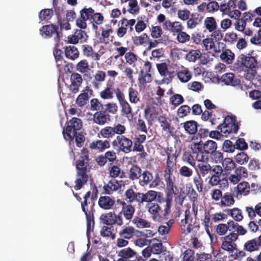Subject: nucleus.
Wrapping results in <instances>:
<instances>
[{
  "label": "nucleus",
  "instance_id": "32",
  "mask_svg": "<svg viewBox=\"0 0 261 261\" xmlns=\"http://www.w3.org/2000/svg\"><path fill=\"white\" fill-rule=\"evenodd\" d=\"M98 203L101 208L104 210H110L114 204L115 200L109 196H101Z\"/></svg>",
  "mask_w": 261,
  "mask_h": 261
},
{
  "label": "nucleus",
  "instance_id": "20",
  "mask_svg": "<svg viewBox=\"0 0 261 261\" xmlns=\"http://www.w3.org/2000/svg\"><path fill=\"white\" fill-rule=\"evenodd\" d=\"M88 36L86 33L81 30H76L74 34L68 36L69 43L75 44L79 42L82 43L86 41Z\"/></svg>",
  "mask_w": 261,
  "mask_h": 261
},
{
  "label": "nucleus",
  "instance_id": "18",
  "mask_svg": "<svg viewBox=\"0 0 261 261\" xmlns=\"http://www.w3.org/2000/svg\"><path fill=\"white\" fill-rule=\"evenodd\" d=\"M192 221L190 208L188 207L185 211V218L181 220V227L184 233L187 234L191 231L193 228Z\"/></svg>",
  "mask_w": 261,
  "mask_h": 261
},
{
  "label": "nucleus",
  "instance_id": "62",
  "mask_svg": "<svg viewBox=\"0 0 261 261\" xmlns=\"http://www.w3.org/2000/svg\"><path fill=\"white\" fill-rule=\"evenodd\" d=\"M184 101L182 96L179 94H174L170 98V103L174 107H177Z\"/></svg>",
  "mask_w": 261,
  "mask_h": 261
},
{
  "label": "nucleus",
  "instance_id": "28",
  "mask_svg": "<svg viewBox=\"0 0 261 261\" xmlns=\"http://www.w3.org/2000/svg\"><path fill=\"white\" fill-rule=\"evenodd\" d=\"M222 82L226 85H230L232 86H236L240 84V81L239 79L235 77L234 74L232 73H226L222 75L221 78Z\"/></svg>",
  "mask_w": 261,
  "mask_h": 261
},
{
  "label": "nucleus",
  "instance_id": "56",
  "mask_svg": "<svg viewBox=\"0 0 261 261\" xmlns=\"http://www.w3.org/2000/svg\"><path fill=\"white\" fill-rule=\"evenodd\" d=\"M107 29H105L103 28H101V38H100L101 42H105L106 39H108L110 35L113 33V30L111 25H106Z\"/></svg>",
  "mask_w": 261,
  "mask_h": 261
},
{
  "label": "nucleus",
  "instance_id": "57",
  "mask_svg": "<svg viewBox=\"0 0 261 261\" xmlns=\"http://www.w3.org/2000/svg\"><path fill=\"white\" fill-rule=\"evenodd\" d=\"M103 138H111L114 136L113 127L112 126H106L102 128L99 134Z\"/></svg>",
  "mask_w": 261,
  "mask_h": 261
},
{
  "label": "nucleus",
  "instance_id": "14",
  "mask_svg": "<svg viewBox=\"0 0 261 261\" xmlns=\"http://www.w3.org/2000/svg\"><path fill=\"white\" fill-rule=\"evenodd\" d=\"M87 13H89V21L92 23L94 29H97V25L102 24L104 21V17L100 13L95 12L91 7L86 8Z\"/></svg>",
  "mask_w": 261,
  "mask_h": 261
},
{
  "label": "nucleus",
  "instance_id": "26",
  "mask_svg": "<svg viewBox=\"0 0 261 261\" xmlns=\"http://www.w3.org/2000/svg\"><path fill=\"white\" fill-rule=\"evenodd\" d=\"M137 230L132 226H123L119 231L118 235L120 237L125 238L127 239L130 240L133 239L137 233Z\"/></svg>",
  "mask_w": 261,
  "mask_h": 261
},
{
  "label": "nucleus",
  "instance_id": "44",
  "mask_svg": "<svg viewBox=\"0 0 261 261\" xmlns=\"http://www.w3.org/2000/svg\"><path fill=\"white\" fill-rule=\"evenodd\" d=\"M244 249L248 252H253L259 249L257 240L254 238L247 241L244 245Z\"/></svg>",
  "mask_w": 261,
  "mask_h": 261
},
{
  "label": "nucleus",
  "instance_id": "45",
  "mask_svg": "<svg viewBox=\"0 0 261 261\" xmlns=\"http://www.w3.org/2000/svg\"><path fill=\"white\" fill-rule=\"evenodd\" d=\"M177 76L179 80L182 83H186L190 80L192 77L191 72L187 69H184L177 73Z\"/></svg>",
  "mask_w": 261,
  "mask_h": 261
},
{
  "label": "nucleus",
  "instance_id": "55",
  "mask_svg": "<svg viewBox=\"0 0 261 261\" xmlns=\"http://www.w3.org/2000/svg\"><path fill=\"white\" fill-rule=\"evenodd\" d=\"M222 166L225 171H229L235 168L236 164L232 159L226 158L223 160Z\"/></svg>",
  "mask_w": 261,
  "mask_h": 261
},
{
  "label": "nucleus",
  "instance_id": "53",
  "mask_svg": "<svg viewBox=\"0 0 261 261\" xmlns=\"http://www.w3.org/2000/svg\"><path fill=\"white\" fill-rule=\"evenodd\" d=\"M186 190L187 192V195L190 200L194 203L197 200L198 194L195 189L193 188L191 184L186 186Z\"/></svg>",
  "mask_w": 261,
  "mask_h": 261
},
{
  "label": "nucleus",
  "instance_id": "36",
  "mask_svg": "<svg viewBox=\"0 0 261 261\" xmlns=\"http://www.w3.org/2000/svg\"><path fill=\"white\" fill-rule=\"evenodd\" d=\"M119 188V184L118 181L115 179H111L103 186L104 193L111 194L114 191L117 190Z\"/></svg>",
  "mask_w": 261,
  "mask_h": 261
},
{
  "label": "nucleus",
  "instance_id": "7",
  "mask_svg": "<svg viewBox=\"0 0 261 261\" xmlns=\"http://www.w3.org/2000/svg\"><path fill=\"white\" fill-rule=\"evenodd\" d=\"M133 145V141L124 135H118L112 142V146L114 150L124 153L132 151Z\"/></svg>",
  "mask_w": 261,
  "mask_h": 261
},
{
  "label": "nucleus",
  "instance_id": "17",
  "mask_svg": "<svg viewBox=\"0 0 261 261\" xmlns=\"http://www.w3.org/2000/svg\"><path fill=\"white\" fill-rule=\"evenodd\" d=\"M93 90L89 86H86L82 92L78 95L75 103L79 107H84L87 103L89 98L93 95Z\"/></svg>",
  "mask_w": 261,
  "mask_h": 261
},
{
  "label": "nucleus",
  "instance_id": "49",
  "mask_svg": "<svg viewBox=\"0 0 261 261\" xmlns=\"http://www.w3.org/2000/svg\"><path fill=\"white\" fill-rule=\"evenodd\" d=\"M136 22V21L134 19L128 20L126 18H123L119 21V23L125 28L126 31L128 30L129 33H131L134 30L133 26L135 24Z\"/></svg>",
  "mask_w": 261,
  "mask_h": 261
},
{
  "label": "nucleus",
  "instance_id": "4",
  "mask_svg": "<svg viewBox=\"0 0 261 261\" xmlns=\"http://www.w3.org/2000/svg\"><path fill=\"white\" fill-rule=\"evenodd\" d=\"M118 107L116 103L109 102L105 104V108L96 112L93 115V121L100 125H104L111 121L110 114H115Z\"/></svg>",
  "mask_w": 261,
  "mask_h": 261
},
{
  "label": "nucleus",
  "instance_id": "50",
  "mask_svg": "<svg viewBox=\"0 0 261 261\" xmlns=\"http://www.w3.org/2000/svg\"><path fill=\"white\" fill-rule=\"evenodd\" d=\"M105 108V105H103L101 101L98 98H94L90 100V109L92 111H99L102 109Z\"/></svg>",
  "mask_w": 261,
  "mask_h": 261
},
{
  "label": "nucleus",
  "instance_id": "42",
  "mask_svg": "<svg viewBox=\"0 0 261 261\" xmlns=\"http://www.w3.org/2000/svg\"><path fill=\"white\" fill-rule=\"evenodd\" d=\"M132 41L135 45L139 46L148 43L149 37L146 33H143L141 36L133 37Z\"/></svg>",
  "mask_w": 261,
  "mask_h": 261
},
{
  "label": "nucleus",
  "instance_id": "54",
  "mask_svg": "<svg viewBox=\"0 0 261 261\" xmlns=\"http://www.w3.org/2000/svg\"><path fill=\"white\" fill-rule=\"evenodd\" d=\"M141 175L142 179L140 182L142 186L147 185L153 179L152 174L147 170L144 171Z\"/></svg>",
  "mask_w": 261,
  "mask_h": 261
},
{
  "label": "nucleus",
  "instance_id": "15",
  "mask_svg": "<svg viewBox=\"0 0 261 261\" xmlns=\"http://www.w3.org/2000/svg\"><path fill=\"white\" fill-rule=\"evenodd\" d=\"M125 200L129 204L136 202L139 205L142 204V193L135 191L132 188L128 189L124 193Z\"/></svg>",
  "mask_w": 261,
  "mask_h": 261
},
{
  "label": "nucleus",
  "instance_id": "29",
  "mask_svg": "<svg viewBox=\"0 0 261 261\" xmlns=\"http://www.w3.org/2000/svg\"><path fill=\"white\" fill-rule=\"evenodd\" d=\"M157 202L160 203L165 202L166 205L164 208V216H166L167 215L170 211L171 206L172 199L169 197H167L166 199L164 198L163 194L160 192H157V196L156 199Z\"/></svg>",
  "mask_w": 261,
  "mask_h": 261
},
{
  "label": "nucleus",
  "instance_id": "58",
  "mask_svg": "<svg viewBox=\"0 0 261 261\" xmlns=\"http://www.w3.org/2000/svg\"><path fill=\"white\" fill-rule=\"evenodd\" d=\"M179 174L186 178L191 177L193 174V170L187 166H182L179 169Z\"/></svg>",
  "mask_w": 261,
  "mask_h": 261
},
{
  "label": "nucleus",
  "instance_id": "24",
  "mask_svg": "<svg viewBox=\"0 0 261 261\" xmlns=\"http://www.w3.org/2000/svg\"><path fill=\"white\" fill-rule=\"evenodd\" d=\"M106 73L102 70H98L94 74V79L91 82L92 86L95 89H98L101 86L102 82L106 80Z\"/></svg>",
  "mask_w": 261,
  "mask_h": 261
},
{
  "label": "nucleus",
  "instance_id": "13",
  "mask_svg": "<svg viewBox=\"0 0 261 261\" xmlns=\"http://www.w3.org/2000/svg\"><path fill=\"white\" fill-rule=\"evenodd\" d=\"M91 196V192H87L84 196V201L81 202V208L86 217L94 216V202L93 200H89Z\"/></svg>",
  "mask_w": 261,
  "mask_h": 261
},
{
  "label": "nucleus",
  "instance_id": "19",
  "mask_svg": "<svg viewBox=\"0 0 261 261\" xmlns=\"http://www.w3.org/2000/svg\"><path fill=\"white\" fill-rule=\"evenodd\" d=\"M164 30L172 32L173 35L177 34L184 29L181 23L179 21L172 22L170 20H167L163 24Z\"/></svg>",
  "mask_w": 261,
  "mask_h": 261
},
{
  "label": "nucleus",
  "instance_id": "27",
  "mask_svg": "<svg viewBox=\"0 0 261 261\" xmlns=\"http://www.w3.org/2000/svg\"><path fill=\"white\" fill-rule=\"evenodd\" d=\"M114 86L113 83L108 82L106 87L100 92V96L102 99H112L114 98Z\"/></svg>",
  "mask_w": 261,
  "mask_h": 261
},
{
  "label": "nucleus",
  "instance_id": "9",
  "mask_svg": "<svg viewBox=\"0 0 261 261\" xmlns=\"http://www.w3.org/2000/svg\"><path fill=\"white\" fill-rule=\"evenodd\" d=\"M82 127V122L81 119L76 117L72 118L68 122L66 127V132L63 129V134L65 137V134L69 139L73 140L77 130L81 129Z\"/></svg>",
  "mask_w": 261,
  "mask_h": 261
},
{
  "label": "nucleus",
  "instance_id": "38",
  "mask_svg": "<svg viewBox=\"0 0 261 261\" xmlns=\"http://www.w3.org/2000/svg\"><path fill=\"white\" fill-rule=\"evenodd\" d=\"M128 177L132 180L139 179L141 176L142 170L137 165H133L128 172Z\"/></svg>",
  "mask_w": 261,
  "mask_h": 261
},
{
  "label": "nucleus",
  "instance_id": "43",
  "mask_svg": "<svg viewBox=\"0 0 261 261\" xmlns=\"http://www.w3.org/2000/svg\"><path fill=\"white\" fill-rule=\"evenodd\" d=\"M121 108V113L123 115H125L127 118H132V109L129 103L125 100L123 102L119 103Z\"/></svg>",
  "mask_w": 261,
  "mask_h": 261
},
{
  "label": "nucleus",
  "instance_id": "46",
  "mask_svg": "<svg viewBox=\"0 0 261 261\" xmlns=\"http://www.w3.org/2000/svg\"><path fill=\"white\" fill-rule=\"evenodd\" d=\"M132 222L139 228H148L150 226V224L149 222L139 216L135 217Z\"/></svg>",
  "mask_w": 261,
  "mask_h": 261
},
{
  "label": "nucleus",
  "instance_id": "25",
  "mask_svg": "<svg viewBox=\"0 0 261 261\" xmlns=\"http://www.w3.org/2000/svg\"><path fill=\"white\" fill-rule=\"evenodd\" d=\"M80 17L76 20V25L81 29H85L87 28V20H89V13H87L86 8H83L80 11Z\"/></svg>",
  "mask_w": 261,
  "mask_h": 261
},
{
  "label": "nucleus",
  "instance_id": "11",
  "mask_svg": "<svg viewBox=\"0 0 261 261\" xmlns=\"http://www.w3.org/2000/svg\"><path fill=\"white\" fill-rule=\"evenodd\" d=\"M59 27L53 24L44 25L40 29L41 35L46 37L54 36V40L57 44L59 42L60 38L62 37L58 32Z\"/></svg>",
  "mask_w": 261,
  "mask_h": 261
},
{
  "label": "nucleus",
  "instance_id": "61",
  "mask_svg": "<svg viewBox=\"0 0 261 261\" xmlns=\"http://www.w3.org/2000/svg\"><path fill=\"white\" fill-rule=\"evenodd\" d=\"M193 182L198 192H201L203 189V180L200 175H197L193 177Z\"/></svg>",
  "mask_w": 261,
  "mask_h": 261
},
{
  "label": "nucleus",
  "instance_id": "39",
  "mask_svg": "<svg viewBox=\"0 0 261 261\" xmlns=\"http://www.w3.org/2000/svg\"><path fill=\"white\" fill-rule=\"evenodd\" d=\"M198 169L197 175L204 177L208 173H210L212 170L213 166H211L207 162H201L197 165Z\"/></svg>",
  "mask_w": 261,
  "mask_h": 261
},
{
  "label": "nucleus",
  "instance_id": "1",
  "mask_svg": "<svg viewBox=\"0 0 261 261\" xmlns=\"http://www.w3.org/2000/svg\"><path fill=\"white\" fill-rule=\"evenodd\" d=\"M89 161V150L87 148H84L81 150L80 157L76 163V168L77 170L74 186L76 190L81 189L83 186L87 183L89 179L87 174Z\"/></svg>",
  "mask_w": 261,
  "mask_h": 261
},
{
  "label": "nucleus",
  "instance_id": "35",
  "mask_svg": "<svg viewBox=\"0 0 261 261\" xmlns=\"http://www.w3.org/2000/svg\"><path fill=\"white\" fill-rule=\"evenodd\" d=\"M235 200L231 193L226 192L224 194L220 200L219 205L221 207L231 206L234 203Z\"/></svg>",
  "mask_w": 261,
  "mask_h": 261
},
{
  "label": "nucleus",
  "instance_id": "64",
  "mask_svg": "<svg viewBox=\"0 0 261 261\" xmlns=\"http://www.w3.org/2000/svg\"><path fill=\"white\" fill-rule=\"evenodd\" d=\"M194 251L192 249H188L182 254V261H194Z\"/></svg>",
  "mask_w": 261,
  "mask_h": 261
},
{
  "label": "nucleus",
  "instance_id": "40",
  "mask_svg": "<svg viewBox=\"0 0 261 261\" xmlns=\"http://www.w3.org/2000/svg\"><path fill=\"white\" fill-rule=\"evenodd\" d=\"M147 207L148 212L152 215L153 219L159 220L161 217L159 215L161 207L159 204L153 202L148 203Z\"/></svg>",
  "mask_w": 261,
  "mask_h": 261
},
{
  "label": "nucleus",
  "instance_id": "31",
  "mask_svg": "<svg viewBox=\"0 0 261 261\" xmlns=\"http://www.w3.org/2000/svg\"><path fill=\"white\" fill-rule=\"evenodd\" d=\"M65 56L66 58L72 61L77 59L80 56L79 51L75 46H67L64 48Z\"/></svg>",
  "mask_w": 261,
  "mask_h": 261
},
{
  "label": "nucleus",
  "instance_id": "48",
  "mask_svg": "<svg viewBox=\"0 0 261 261\" xmlns=\"http://www.w3.org/2000/svg\"><path fill=\"white\" fill-rule=\"evenodd\" d=\"M204 25L209 32H212L217 29V22L213 17H206L204 20Z\"/></svg>",
  "mask_w": 261,
  "mask_h": 261
},
{
  "label": "nucleus",
  "instance_id": "3",
  "mask_svg": "<svg viewBox=\"0 0 261 261\" xmlns=\"http://www.w3.org/2000/svg\"><path fill=\"white\" fill-rule=\"evenodd\" d=\"M253 51L252 50L248 54L249 56L243 54L239 55L233 65V70L238 72L246 70L248 71L249 69L252 71H255L257 62L255 57L251 56Z\"/></svg>",
  "mask_w": 261,
  "mask_h": 261
},
{
  "label": "nucleus",
  "instance_id": "21",
  "mask_svg": "<svg viewBox=\"0 0 261 261\" xmlns=\"http://www.w3.org/2000/svg\"><path fill=\"white\" fill-rule=\"evenodd\" d=\"M164 172V176L166 182L167 187L170 190L173 191L174 188H175V177L173 175V168L166 167Z\"/></svg>",
  "mask_w": 261,
  "mask_h": 261
},
{
  "label": "nucleus",
  "instance_id": "47",
  "mask_svg": "<svg viewBox=\"0 0 261 261\" xmlns=\"http://www.w3.org/2000/svg\"><path fill=\"white\" fill-rule=\"evenodd\" d=\"M128 98L129 101L132 103H137L140 101L139 92L133 88L130 87L128 89Z\"/></svg>",
  "mask_w": 261,
  "mask_h": 261
},
{
  "label": "nucleus",
  "instance_id": "22",
  "mask_svg": "<svg viewBox=\"0 0 261 261\" xmlns=\"http://www.w3.org/2000/svg\"><path fill=\"white\" fill-rule=\"evenodd\" d=\"M158 120L160 123V126L163 131L166 132L169 136H173V127H172L170 123L171 120L165 116H160Z\"/></svg>",
  "mask_w": 261,
  "mask_h": 261
},
{
  "label": "nucleus",
  "instance_id": "10",
  "mask_svg": "<svg viewBox=\"0 0 261 261\" xmlns=\"http://www.w3.org/2000/svg\"><path fill=\"white\" fill-rule=\"evenodd\" d=\"M238 239V235L234 231L229 233L224 237H222L221 248L229 253H232L237 247L236 242Z\"/></svg>",
  "mask_w": 261,
  "mask_h": 261
},
{
  "label": "nucleus",
  "instance_id": "16",
  "mask_svg": "<svg viewBox=\"0 0 261 261\" xmlns=\"http://www.w3.org/2000/svg\"><path fill=\"white\" fill-rule=\"evenodd\" d=\"M118 202L122 205L121 212L117 215H120L121 217L124 216L126 220H130L135 213V208L131 204H127L125 201L118 200Z\"/></svg>",
  "mask_w": 261,
  "mask_h": 261
},
{
  "label": "nucleus",
  "instance_id": "30",
  "mask_svg": "<svg viewBox=\"0 0 261 261\" xmlns=\"http://www.w3.org/2000/svg\"><path fill=\"white\" fill-rule=\"evenodd\" d=\"M185 132L190 135H194L198 131V123L194 120H189L181 123Z\"/></svg>",
  "mask_w": 261,
  "mask_h": 261
},
{
  "label": "nucleus",
  "instance_id": "37",
  "mask_svg": "<svg viewBox=\"0 0 261 261\" xmlns=\"http://www.w3.org/2000/svg\"><path fill=\"white\" fill-rule=\"evenodd\" d=\"M83 55L87 57H91L95 60H99V55L97 53H94L92 47L88 44L83 45L82 46Z\"/></svg>",
  "mask_w": 261,
  "mask_h": 261
},
{
  "label": "nucleus",
  "instance_id": "8",
  "mask_svg": "<svg viewBox=\"0 0 261 261\" xmlns=\"http://www.w3.org/2000/svg\"><path fill=\"white\" fill-rule=\"evenodd\" d=\"M118 256L119 258L114 261H146L129 247L121 249L118 253Z\"/></svg>",
  "mask_w": 261,
  "mask_h": 261
},
{
  "label": "nucleus",
  "instance_id": "52",
  "mask_svg": "<svg viewBox=\"0 0 261 261\" xmlns=\"http://www.w3.org/2000/svg\"><path fill=\"white\" fill-rule=\"evenodd\" d=\"M53 15V10L50 9H44L42 10L39 14V17L41 20L48 21Z\"/></svg>",
  "mask_w": 261,
  "mask_h": 261
},
{
  "label": "nucleus",
  "instance_id": "41",
  "mask_svg": "<svg viewBox=\"0 0 261 261\" xmlns=\"http://www.w3.org/2000/svg\"><path fill=\"white\" fill-rule=\"evenodd\" d=\"M156 196L157 192L153 190H149L145 193H142V204L144 202L153 203L152 201L156 199Z\"/></svg>",
  "mask_w": 261,
  "mask_h": 261
},
{
  "label": "nucleus",
  "instance_id": "12",
  "mask_svg": "<svg viewBox=\"0 0 261 261\" xmlns=\"http://www.w3.org/2000/svg\"><path fill=\"white\" fill-rule=\"evenodd\" d=\"M100 219L103 224L107 225L116 224L118 226H122L123 224L122 217L120 215L113 214L111 212L102 214Z\"/></svg>",
  "mask_w": 261,
  "mask_h": 261
},
{
  "label": "nucleus",
  "instance_id": "5",
  "mask_svg": "<svg viewBox=\"0 0 261 261\" xmlns=\"http://www.w3.org/2000/svg\"><path fill=\"white\" fill-rule=\"evenodd\" d=\"M208 184L212 187L219 186L221 189H224L228 186L227 175L223 173L222 167L220 165L213 166L210 172Z\"/></svg>",
  "mask_w": 261,
  "mask_h": 261
},
{
  "label": "nucleus",
  "instance_id": "2",
  "mask_svg": "<svg viewBox=\"0 0 261 261\" xmlns=\"http://www.w3.org/2000/svg\"><path fill=\"white\" fill-rule=\"evenodd\" d=\"M217 148V144L212 140H208L203 143L201 141L198 143H192L191 149L192 154L195 155L197 161L208 162L210 155Z\"/></svg>",
  "mask_w": 261,
  "mask_h": 261
},
{
  "label": "nucleus",
  "instance_id": "34",
  "mask_svg": "<svg viewBox=\"0 0 261 261\" xmlns=\"http://www.w3.org/2000/svg\"><path fill=\"white\" fill-rule=\"evenodd\" d=\"M90 148L93 149H98L99 151H103L106 149L109 148L110 143L108 140H97L90 144Z\"/></svg>",
  "mask_w": 261,
  "mask_h": 261
},
{
  "label": "nucleus",
  "instance_id": "33",
  "mask_svg": "<svg viewBox=\"0 0 261 261\" xmlns=\"http://www.w3.org/2000/svg\"><path fill=\"white\" fill-rule=\"evenodd\" d=\"M146 137L145 135H139L134 139V146L132 151H141L143 150L144 146L142 144L145 141Z\"/></svg>",
  "mask_w": 261,
  "mask_h": 261
},
{
  "label": "nucleus",
  "instance_id": "60",
  "mask_svg": "<svg viewBox=\"0 0 261 261\" xmlns=\"http://www.w3.org/2000/svg\"><path fill=\"white\" fill-rule=\"evenodd\" d=\"M238 193L244 195H247L250 190L249 185L247 182H242L238 184L237 186Z\"/></svg>",
  "mask_w": 261,
  "mask_h": 261
},
{
  "label": "nucleus",
  "instance_id": "59",
  "mask_svg": "<svg viewBox=\"0 0 261 261\" xmlns=\"http://www.w3.org/2000/svg\"><path fill=\"white\" fill-rule=\"evenodd\" d=\"M54 56L56 59L57 67H59L61 65L59 62L66 63V61L63 59L62 56V51L60 49L55 47L54 49Z\"/></svg>",
  "mask_w": 261,
  "mask_h": 261
},
{
  "label": "nucleus",
  "instance_id": "51",
  "mask_svg": "<svg viewBox=\"0 0 261 261\" xmlns=\"http://www.w3.org/2000/svg\"><path fill=\"white\" fill-rule=\"evenodd\" d=\"M220 58L227 64H231L234 58V55L230 50L227 49L221 54Z\"/></svg>",
  "mask_w": 261,
  "mask_h": 261
},
{
  "label": "nucleus",
  "instance_id": "63",
  "mask_svg": "<svg viewBox=\"0 0 261 261\" xmlns=\"http://www.w3.org/2000/svg\"><path fill=\"white\" fill-rule=\"evenodd\" d=\"M200 51L199 50H192L187 55V59L190 62H195L200 57Z\"/></svg>",
  "mask_w": 261,
  "mask_h": 261
},
{
  "label": "nucleus",
  "instance_id": "23",
  "mask_svg": "<svg viewBox=\"0 0 261 261\" xmlns=\"http://www.w3.org/2000/svg\"><path fill=\"white\" fill-rule=\"evenodd\" d=\"M202 43L206 50H211L215 53H220L221 49L220 48V45L223 44V43L217 42V46L214 42L213 38H207L202 40Z\"/></svg>",
  "mask_w": 261,
  "mask_h": 261
},
{
  "label": "nucleus",
  "instance_id": "6",
  "mask_svg": "<svg viewBox=\"0 0 261 261\" xmlns=\"http://www.w3.org/2000/svg\"><path fill=\"white\" fill-rule=\"evenodd\" d=\"M217 128L223 133V136L227 137L230 134L237 133L239 126L235 116L227 115L225 117L223 123H220Z\"/></svg>",
  "mask_w": 261,
  "mask_h": 261
}]
</instances>
